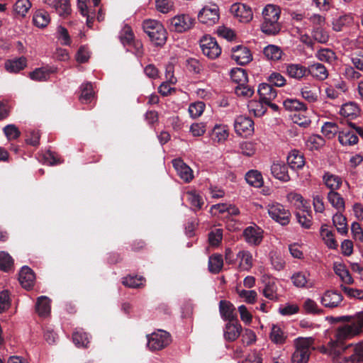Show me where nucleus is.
<instances>
[{"label": "nucleus", "instance_id": "nucleus-57", "mask_svg": "<svg viewBox=\"0 0 363 363\" xmlns=\"http://www.w3.org/2000/svg\"><path fill=\"white\" fill-rule=\"evenodd\" d=\"M72 338L74 343L78 347H86L89 343L88 335L82 330L75 331L73 333Z\"/></svg>", "mask_w": 363, "mask_h": 363}, {"label": "nucleus", "instance_id": "nucleus-10", "mask_svg": "<svg viewBox=\"0 0 363 363\" xmlns=\"http://www.w3.org/2000/svg\"><path fill=\"white\" fill-rule=\"evenodd\" d=\"M230 11L234 17L242 23H249L253 18V13L251 8L245 4H233Z\"/></svg>", "mask_w": 363, "mask_h": 363}, {"label": "nucleus", "instance_id": "nucleus-64", "mask_svg": "<svg viewBox=\"0 0 363 363\" xmlns=\"http://www.w3.org/2000/svg\"><path fill=\"white\" fill-rule=\"evenodd\" d=\"M57 38L63 45H69L70 44L71 40L68 31L61 26L57 28Z\"/></svg>", "mask_w": 363, "mask_h": 363}, {"label": "nucleus", "instance_id": "nucleus-58", "mask_svg": "<svg viewBox=\"0 0 363 363\" xmlns=\"http://www.w3.org/2000/svg\"><path fill=\"white\" fill-rule=\"evenodd\" d=\"M120 39L124 46H131L134 41V35L130 26H125L120 34Z\"/></svg>", "mask_w": 363, "mask_h": 363}, {"label": "nucleus", "instance_id": "nucleus-62", "mask_svg": "<svg viewBox=\"0 0 363 363\" xmlns=\"http://www.w3.org/2000/svg\"><path fill=\"white\" fill-rule=\"evenodd\" d=\"M235 92L238 96L250 98L253 95L254 89L247 84H239L235 86Z\"/></svg>", "mask_w": 363, "mask_h": 363}, {"label": "nucleus", "instance_id": "nucleus-47", "mask_svg": "<svg viewBox=\"0 0 363 363\" xmlns=\"http://www.w3.org/2000/svg\"><path fill=\"white\" fill-rule=\"evenodd\" d=\"M283 105L289 111H306L307 110L306 105L296 99H287L283 102Z\"/></svg>", "mask_w": 363, "mask_h": 363}, {"label": "nucleus", "instance_id": "nucleus-37", "mask_svg": "<svg viewBox=\"0 0 363 363\" xmlns=\"http://www.w3.org/2000/svg\"><path fill=\"white\" fill-rule=\"evenodd\" d=\"M36 311L41 317H46L50 312V300L45 296L39 297L36 303Z\"/></svg>", "mask_w": 363, "mask_h": 363}, {"label": "nucleus", "instance_id": "nucleus-21", "mask_svg": "<svg viewBox=\"0 0 363 363\" xmlns=\"http://www.w3.org/2000/svg\"><path fill=\"white\" fill-rule=\"evenodd\" d=\"M18 280L23 288L30 289L33 286L35 281V274L33 270L27 266H23L19 272Z\"/></svg>", "mask_w": 363, "mask_h": 363}, {"label": "nucleus", "instance_id": "nucleus-31", "mask_svg": "<svg viewBox=\"0 0 363 363\" xmlns=\"http://www.w3.org/2000/svg\"><path fill=\"white\" fill-rule=\"evenodd\" d=\"M354 23V18L351 14H346L335 18L333 21V29L336 32L344 30L345 28L349 27Z\"/></svg>", "mask_w": 363, "mask_h": 363}, {"label": "nucleus", "instance_id": "nucleus-33", "mask_svg": "<svg viewBox=\"0 0 363 363\" xmlns=\"http://www.w3.org/2000/svg\"><path fill=\"white\" fill-rule=\"evenodd\" d=\"M50 21L49 13L44 10H37L33 16V23L38 28L46 27Z\"/></svg>", "mask_w": 363, "mask_h": 363}, {"label": "nucleus", "instance_id": "nucleus-50", "mask_svg": "<svg viewBox=\"0 0 363 363\" xmlns=\"http://www.w3.org/2000/svg\"><path fill=\"white\" fill-rule=\"evenodd\" d=\"M315 57L322 62L332 64L336 60V54L329 48H322L315 54Z\"/></svg>", "mask_w": 363, "mask_h": 363}, {"label": "nucleus", "instance_id": "nucleus-12", "mask_svg": "<svg viewBox=\"0 0 363 363\" xmlns=\"http://www.w3.org/2000/svg\"><path fill=\"white\" fill-rule=\"evenodd\" d=\"M263 230L256 225L247 227L243 231L245 241L250 245H259L263 240Z\"/></svg>", "mask_w": 363, "mask_h": 363}, {"label": "nucleus", "instance_id": "nucleus-7", "mask_svg": "<svg viewBox=\"0 0 363 363\" xmlns=\"http://www.w3.org/2000/svg\"><path fill=\"white\" fill-rule=\"evenodd\" d=\"M203 54L209 59L214 60L221 54V48L216 39L210 35H204L199 41Z\"/></svg>", "mask_w": 363, "mask_h": 363}, {"label": "nucleus", "instance_id": "nucleus-41", "mask_svg": "<svg viewBox=\"0 0 363 363\" xmlns=\"http://www.w3.org/2000/svg\"><path fill=\"white\" fill-rule=\"evenodd\" d=\"M333 223L340 234L342 235H347L348 228L346 218L342 214V212H337L333 216Z\"/></svg>", "mask_w": 363, "mask_h": 363}, {"label": "nucleus", "instance_id": "nucleus-28", "mask_svg": "<svg viewBox=\"0 0 363 363\" xmlns=\"http://www.w3.org/2000/svg\"><path fill=\"white\" fill-rule=\"evenodd\" d=\"M328 202L335 208L337 212L345 211V205L344 199L337 191H329L327 194Z\"/></svg>", "mask_w": 363, "mask_h": 363}, {"label": "nucleus", "instance_id": "nucleus-44", "mask_svg": "<svg viewBox=\"0 0 363 363\" xmlns=\"http://www.w3.org/2000/svg\"><path fill=\"white\" fill-rule=\"evenodd\" d=\"M263 53L268 60L277 61L281 59L283 52L279 47L269 45L264 48Z\"/></svg>", "mask_w": 363, "mask_h": 363}, {"label": "nucleus", "instance_id": "nucleus-52", "mask_svg": "<svg viewBox=\"0 0 363 363\" xmlns=\"http://www.w3.org/2000/svg\"><path fill=\"white\" fill-rule=\"evenodd\" d=\"M230 77L233 82L239 84H247L248 81L247 74L242 68H234L230 72Z\"/></svg>", "mask_w": 363, "mask_h": 363}, {"label": "nucleus", "instance_id": "nucleus-59", "mask_svg": "<svg viewBox=\"0 0 363 363\" xmlns=\"http://www.w3.org/2000/svg\"><path fill=\"white\" fill-rule=\"evenodd\" d=\"M205 109V104L202 101L192 103L189 106V113L192 118H196L201 116Z\"/></svg>", "mask_w": 363, "mask_h": 363}, {"label": "nucleus", "instance_id": "nucleus-46", "mask_svg": "<svg viewBox=\"0 0 363 363\" xmlns=\"http://www.w3.org/2000/svg\"><path fill=\"white\" fill-rule=\"evenodd\" d=\"M124 286L130 288H140L145 285V279L142 276H127L123 279Z\"/></svg>", "mask_w": 363, "mask_h": 363}, {"label": "nucleus", "instance_id": "nucleus-61", "mask_svg": "<svg viewBox=\"0 0 363 363\" xmlns=\"http://www.w3.org/2000/svg\"><path fill=\"white\" fill-rule=\"evenodd\" d=\"M324 139L318 135H313L308 137L306 140V146L310 150H318L324 145Z\"/></svg>", "mask_w": 363, "mask_h": 363}, {"label": "nucleus", "instance_id": "nucleus-42", "mask_svg": "<svg viewBox=\"0 0 363 363\" xmlns=\"http://www.w3.org/2000/svg\"><path fill=\"white\" fill-rule=\"evenodd\" d=\"M86 1L87 0H78L77 6L81 14L84 16H86L87 26L91 27L95 16V11L88 9Z\"/></svg>", "mask_w": 363, "mask_h": 363}, {"label": "nucleus", "instance_id": "nucleus-9", "mask_svg": "<svg viewBox=\"0 0 363 363\" xmlns=\"http://www.w3.org/2000/svg\"><path fill=\"white\" fill-rule=\"evenodd\" d=\"M198 18L203 24L211 26L219 20V9L217 5L205 6L199 13Z\"/></svg>", "mask_w": 363, "mask_h": 363}, {"label": "nucleus", "instance_id": "nucleus-27", "mask_svg": "<svg viewBox=\"0 0 363 363\" xmlns=\"http://www.w3.org/2000/svg\"><path fill=\"white\" fill-rule=\"evenodd\" d=\"M307 71L310 74L320 81L326 79L328 77L327 68L321 63L315 62L309 65Z\"/></svg>", "mask_w": 363, "mask_h": 363}, {"label": "nucleus", "instance_id": "nucleus-23", "mask_svg": "<svg viewBox=\"0 0 363 363\" xmlns=\"http://www.w3.org/2000/svg\"><path fill=\"white\" fill-rule=\"evenodd\" d=\"M339 113L345 118L354 119L359 115L360 108L357 103L350 101L342 105Z\"/></svg>", "mask_w": 363, "mask_h": 363}, {"label": "nucleus", "instance_id": "nucleus-5", "mask_svg": "<svg viewBox=\"0 0 363 363\" xmlns=\"http://www.w3.org/2000/svg\"><path fill=\"white\" fill-rule=\"evenodd\" d=\"M269 216L281 225L289 223L291 213L289 209L279 203H272L267 205Z\"/></svg>", "mask_w": 363, "mask_h": 363}, {"label": "nucleus", "instance_id": "nucleus-39", "mask_svg": "<svg viewBox=\"0 0 363 363\" xmlns=\"http://www.w3.org/2000/svg\"><path fill=\"white\" fill-rule=\"evenodd\" d=\"M54 72L55 69L53 68L40 67L30 72L29 77L34 81H45L49 78L50 73Z\"/></svg>", "mask_w": 363, "mask_h": 363}, {"label": "nucleus", "instance_id": "nucleus-4", "mask_svg": "<svg viewBox=\"0 0 363 363\" xmlns=\"http://www.w3.org/2000/svg\"><path fill=\"white\" fill-rule=\"evenodd\" d=\"M363 135V130L359 127H356L354 124L350 123V127L341 129L339 131L338 140L343 146H351L358 143V135Z\"/></svg>", "mask_w": 363, "mask_h": 363}, {"label": "nucleus", "instance_id": "nucleus-48", "mask_svg": "<svg viewBox=\"0 0 363 363\" xmlns=\"http://www.w3.org/2000/svg\"><path fill=\"white\" fill-rule=\"evenodd\" d=\"M223 265V257L220 255H213L208 259V269L211 273H218Z\"/></svg>", "mask_w": 363, "mask_h": 363}, {"label": "nucleus", "instance_id": "nucleus-56", "mask_svg": "<svg viewBox=\"0 0 363 363\" xmlns=\"http://www.w3.org/2000/svg\"><path fill=\"white\" fill-rule=\"evenodd\" d=\"M187 201L196 209H201L203 201L201 196L196 191H188L185 193Z\"/></svg>", "mask_w": 363, "mask_h": 363}, {"label": "nucleus", "instance_id": "nucleus-25", "mask_svg": "<svg viewBox=\"0 0 363 363\" xmlns=\"http://www.w3.org/2000/svg\"><path fill=\"white\" fill-rule=\"evenodd\" d=\"M320 236L324 242V244L332 250H336L338 247V243L335 238L334 233L329 230L326 225H323L320 230Z\"/></svg>", "mask_w": 363, "mask_h": 363}, {"label": "nucleus", "instance_id": "nucleus-53", "mask_svg": "<svg viewBox=\"0 0 363 363\" xmlns=\"http://www.w3.org/2000/svg\"><path fill=\"white\" fill-rule=\"evenodd\" d=\"M277 290L278 288L276 282L274 281H269L264 286L263 294L269 300L277 301L279 298Z\"/></svg>", "mask_w": 363, "mask_h": 363}, {"label": "nucleus", "instance_id": "nucleus-29", "mask_svg": "<svg viewBox=\"0 0 363 363\" xmlns=\"http://www.w3.org/2000/svg\"><path fill=\"white\" fill-rule=\"evenodd\" d=\"M236 259L239 261L240 271H248L252 266V256L248 251H240L236 255Z\"/></svg>", "mask_w": 363, "mask_h": 363}, {"label": "nucleus", "instance_id": "nucleus-38", "mask_svg": "<svg viewBox=\"0 0 363 363\" xmlns=\"http://www.w3.org/2000/svg\"><path fill=\"white\" fill-rule=\"evenodd\" d=\"M248 110L257 117L262 116L266 112L265 102L259 100H251L247 104Z\"/></svg>", "mask_w": 363, "mask_h": 363}, {"label": "nucleus", "instance_id": "nucleus-54", "mask_svg": "<svg viewBox=\"0 0 363 363\" xmlns=\"http://www.w3.org/2000/svg\"><path fill=\"white\" fill-rule=\"evenodd\" d=\"M309 274L306 272H297L292 277L294 284L297 287L312 286V284L309 283Z\"/></svg>", "mask_w": 363, "mask_h": 363}, {"label": "nucleus", "instance_id": "nucleus-24", "mask_svg": "<svg viewBox=\"0 0 363 363\" xmlns=\"http://www.w3.org/2000/svg\"><path fill=\"white\" fill-rule=\"evenodd\" d=\"M288 337L287 333L279 325H272L269 333L270 340L276 345H284Z\"/></svg>", "mask_w": 363, "mask_h": 363}, {"label": "nucleus", "instance_id": "nucleus-18", "mask_svg": "<svg viewBox=\"0 0 363 363\" xmlns=\"http://www.w3.org/2000/svg\"><path fill=\"white\" fill-rule=\"evenodd\" d=\"M323 183L330 190L337 191L342 184V179L330 172H325L322 177Z\"/></svg>", "mask_w": 363, "mask_h": 363}, {"label": "nucleus", "instance_id": "nucleus-26", "mask_svg": "<svg viewBox=\"0 0 363 363\" xmlns=\"http://www.w3.org/2000/svg\"><path fill=\"white\" fill-rule=\"evenodd\" d=\"M43 2L54 8L60 16H66L69 13L70 5L68 0H43Z\"/></svg>", "mask_w": 363, "mask_h": 363}, {"label": "nucleus", "instance_id": "nucleus-15", "mask_svg": "<svg viewBox=\"0 0 363 363\" xmlns=\"http://www.w3.org/2000/svg\"><path fill=\"white\" fill-rule=\"evenodd\" d=\"M320 94V88L315 84H305L301 89V96L308 103L316 102Z\"/></svg>", "mask_w": 363, "mask_h": 363}, {"label": "nucleus", "instance_id": "nucleus-35", "mask_svg": "<svg viewBox=\"0 0 363 363\" xmlns=\"http://www.w3.org/2000/svg\"><path fill=\"white\" fill-rule=\"evenodd\" d=\"M241 329V325L238 323H227L224 330L225 339L228 341L235 340L240 335Z\"/></svg>", "mask_w": 363, "mask_h": 363}, {"label": "nucleus", "instance_id": "nucleus-40", "mask_svg": "<svg viewBox=\"0 0 363 363\" xmlns=\"http://www.w3.org/2000/svg\"><path fill=\"white\" fill-rule=\"evenodd\" d=\"M228 129L225 125H216L213 129L212 138L215 142L223 143L228 138Z\"/></svg>", "mask_w": 363, "mask_h": 363}, {"label": "nucleus", "instance_id": "nucleus-49", "mask_svg": "<svg viewBox=\"0 0 363 363\" xmlns=\"http://www.w3.org/2000/svg\"><path fill=\"white\" fill-rule=\"evenodd\" d=\"M94 98V91L91 83L87 82L81 86V95L79 100L82 103L91 102Z\"/></svg>", "mask_w": 363, "mask_h": 363}, {"label": "nucleus", "instance_id": "nucleus-13", "mask_svg": "<svg viewBox=\"0 0 363 363\" xmlns=\"http://www.w3.org/2000/svg\"><path fill=\"white\" fill-rule=\"evenodd\" d=\"M231 57L240 65H245L252 60L250 50L247 47L242 45H237L232 48Z\"/></svg>", "mask_w": 363, "mask_h": 363}, {"label": "nucleus", "instance_id": "nucleus-8", "mask_svg": "<svg viewBox=\"0 0 363 363\" xmlns=\"http://www.w3.org/2000/svg\"><path fill=\"white\" fill-rule=\"evenodd\" d=\"M170 341L169 333L162 330L147 335V347L152 351L164 348L170 343Z\"/></svg>", "mask_w": 363, "mask_h": 363}, {"label": "nucleus", "instance_id": "nucleus-30", "mask_svg": "<svg viewBox=\"0 0 363 363\" xmlns=\"http://www.w3.org/2000/svg\"><path fill=\"white\" fill-rule=\"evenodd\" d=\"M220 313L223 318L231 321L235 318V308L232 303L225 301L219 303Z\"/></svg>", "mask_w": 363, "mask_h": 363}, {"label": "nucleus", "instance_id": "nucleus-34", "mask_svg": "<svg viewBox=\"0 0 363 363\" xmlns=\"http://www.w3.org/2000/svg\"><path fill=\"white\" fill-rule=\"evenodd\" d=\"M151 41L156 45H162L164 44L167 39V32L164 26L160 23L156 28V30L150 32L148 35Z\"/></svg>", "mask_w": 363, "mask_h": 363}, {"label": "nucleus", "instance_id": "nucleus-43", "mask_svg": "<svg viewBox=\"0 0 363 363\" xmlns=\"http://www.w3.org/2000/svg\"><path fill=\"white\" fill-rule=\"evenodd\" d=\"M352 348L354 353L347 358V361L352 362H360L363 361V342H359L353 345L352 344L348 345L345 347V350Z\"/></svg>", "mask_w": 363, "mask_h": 363}, {"label": "nucleus", "instance_id": "nucleus-16", "mask_svg": "<svg viewBox=\"0 0 363 363\" xmlns=\"http://www.w3.org/2000/svg\"><path fill=\"white\" fill-rule=\"evenodd\" d=\"M342 301V294L335 291H327L320 298L322 305L327 308L337 307Z\"/></svg>", "mask_w": 363, "mask_h": 363}, {"label": "nucleus", "instance_id": "nucleus-2", "mask_svg": "<svg viewBox=\"0 0 363 363\" xmlns=\"http://www.w3.org/2000/svg\"><path fill=\"white\" fill-rule=\"evenodd\" d=\"M281 10L279 7L268 4L262 10L261 30L267 34L274 35L279 33L281 26L279 22Z\"/></svg>", "mask_w": 363, "mask_h": 363}, {"label": "nucleus", "instance_id": "nucleus-6", "mask_svg": "<svg viewBox=\"0 0 363 363\" xmlns=\"http://www.w3.org/2000/svg\"><path fill=\"white\" fill-rule=\"evenodd\" d=\"M195 23V18L189 14H178L170 19V29L177 33H183L191 29Z\"/></svg>", "mask_w": 363, "mask_h": 363}, {"label": "nucleus", "instance_id": "nucleus-63", "mask_svg": "<svg viewBox=\"0 0 363 363\" xmlns=\"http://www.w3.org/2000/svg\"><path fill=\"white\" fill-rule=\"evenodd\" d=\"M13 265L12 257L5 252H0V269L9 271Z\"/></svg>", "mask_w": 363, "mask_h": 363}, {"label": "nucleus", "instance_id": "nucleus-36", "mask_svg": "<svg viewBox=\"0 0 363 363\" xmlns=\"http://www.w3.org/2000/svg\"><path fill=\"white\" fill-rule=\"evenodd\" d=\"M246 182L252 186L259 188L263 184V177L262 174L257 170H250L245 174Z\"/></svg>", "mask_w": 363, "mask_h": 363}, {"label": "nucleus", "instance_id": "nucleus-51", "mask_svg": "<svg viewBox=\"0 0 363 363\" xmlns=\"http://www.w3.org/2000/svg\"><path fill=\"white\" fill-rule=\"evenodd\" d=\"M311 35L313 40L322 44L327 43L330 38L328 33L323 27L313 28Z\"/></svg>", "mask_w": 363, "mask_h": 363}, {"label": "nucleus", "instance_id": "nucleus-55", "mask_svg": "<svg viewBox=\"0 0 363 363\" xmlns=\"http://www.w3.org/2000/svg\"><path fill=\"white\" fill-rule=\"evenodd\" d=\"M31 6L29 0H17L13 6V10L18 16L25 17Z\"/></svg>", "mask_w": 363, "mask_h": 363}, {"label": "nucleus", "instance_id": "nucleus-20", "mask_svg": "<svg viewBox=\"0 0 363 363\" xmlns=\"http://www.w3.org/2000/svg\"><path fill=\"white\" fill-rule=\"evenodd\" d=\"M26 66L27 59L23 56L7 60L4 63L5 69L9 73H18L24 69Z\"/></svg>", "mask_w": 363, "mask_h": 363}, {"label": "nucleus", "instance_id": "nucleus-14", "mask_svg": "<svg viewBox=\"0 0 363 363\" xmlns=\"http://www.w3.org/2000/svg\"><path fill=\"white\" fill-rule=\"evenodd\" d=\"M172 164L176 169L177 174L184 182H190L193 178L192 169L185 164L181 159H174L172 161Z\"/></svg>", "mask_w": 363, "mask_h": 363}, {"label": "nucleus", "instance_id": "nucleus-11", "mask_svg": "<svg viewBox=\"0 0 363 363\" xmlns=\"http://www.w3.org/2000/svg\"><path fill=\"white\" fill-rule=\"evenodd\" d=\"M235 132L240 135H250L254 131V122L247 116H238L234 123Z\"/></svg>", "mask_w": 363, "mask_h": 363}, {"label": "nucleus", "instance_id": "nucleus-45", "mask_svg": "<svg viewBox=\"0 0 363 363\" xmlns=\"http://www.w3.org/2000/svg\"><path fill=\"white\" fill-rule=\"evenodd\" d=\"M334 271L345 284H351L353 283L354 280L345 265L335 263Z\"/></svg>", "mask_w": 363, "mask_h": 363}, {"label": "nucleus", "instance_id": "nucleus-22", "mask_svg": "<svg viewBox=\"0 0 363 363\" xmlns=\"http://www.w3.org/2000/svg\"><path fill=\"white\" fill-rule=\"evenodd\" d=\"M287 162L293 170L302 169L305 164L303 155L298 150H293L287 156Z\"/></svg>", "mask_w": 363, "mask_h": 363}, {"label": "nucleus", "instance_id": "nucleus-1", "mask_svg": "<svg viewBox=\"0 0 363 363\" xmlns=\"http://www.w3.org/2000/svg\"><path fill=\"white\" fill-rule=\"evenodd\" d=\"M337 319L346 320L339 325L335 333L334 339L330 340L328 346L335 354H340L345 351L344 341L352 339L359 335L363 329V313L359 314L356 318L350 316H342Z\"/></svg>", "mask_w": 363, "mask_h": 363}, {"label": "nucleus", "instance_id": "nucleus-19", "mask_svg": "<svg viewBox=\"0 0 363 363\" xmlns=\"http://www.w3.org/2000/svg\"><path fill=\"white\" fill-rule=\"evenodd\" d=\"M257 92L259 99L265 103L273 101L277 96V90L273 88L272 84L267 83L260 84L258 86Z\"/></svg>", "mask_w": 363, "mask_h": 363}, {"label": "nucleus", "instance_id": "nucleus-17", "mask_svg": "<svg viewBox=\"0 0 363 363\" xmlns=\"http://www.w3.org/2000/svg\"><path fill=\"white\" fill-rule=\"evenodd\" d=\"M271 173L277 179L286 182L290 180L287 166L282 162H274L271 166Z\"/></svg>", "mask_w": 363, "mask_h": 363}, {"label": "nucleus", "instance_id": "nucleus-60", "mask_svg": "<svg viewBox=\"0 0 363 363\" xmlns=\"http://www.w3.org/2000/svg\"><path fill=\"white\" fill-rule=\"evenodd\" d=\"M339 131H341V130L333 122H325L322 127V133L329 138H333L336 133L339 134Z\"/></svg>", "mask_w": 363, "mask_h": 363}, {"label": "nucleus", "instance_id": "nucleus-3", "mask_svg": "<svg viewBox=\"0 0 363 363\" xmlns=\"http://www.w3.org/2000/svg\"><path fill=\"white\" fill-rule=\"evenodd\" d=\"M296 350L292 354V363H307L311 350H314V338L299 337L294 340Z\"/></svg>", "mask_w": 363, "mask_h": 363}, {"label": "nucleus", "instance_id": "nucleus-32", "mask_svg": "<svg viewBox=\"0 0 363 363\" xmlns=\"http://www.w3.org/2000/svg\"><path fill=\"white\" fill-rule=\"evenodd\" d=\"M286 72L291 78L300 79L306 75L307 69L301 64H289L286 67Z\"/></svg>", "mask_w": 363, "mask_h": 363}]
</instances>
